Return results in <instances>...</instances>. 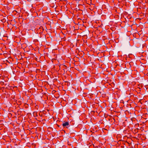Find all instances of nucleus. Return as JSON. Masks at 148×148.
I'll return each mask as SVG.
<instances>
[{
  "instance_id": "7ed1b4c3",
  "label": "nucleus",
  "mask_w": 148,
  "mask_h": 148,
  "mask_svg": "<svg viewBox=\"0 0 148 148\" xmlns=\"http://www.w3.org/2000/svg\"><path fill=\"white\" fill-rule=\"evenodd\" d=\"M0 83L1 84H3V85H5L6 87L8 86L9 85V83L8 82L5 81V82H1Z\"/></svg>"
},
{
  "instance_id": "f257e3e1",
  "label": "nucleus",
  "mask_w": 148,
  "mask_h": 148,
  "mask_svg": "<svg viewBox=\"0 0 148 148\" xmlns=\"http://www.w3.org/2000/svg\"><path fill=\"white\" fill-rule=\"evenodd\" d=\"M62 126L64 127L66 126L67 128H68L70 126L69 123L68 122H64L62 124Z\"/></svg>"
},
{
  "instance_id": "f03ea898",
  "label": "nucleus",
  "mask_w": 148,
  "mask_h": 148,
  "mask_svg": "<svg viewBox=\"0 0 148 148\" xmlns=\"http://www.w3.org/2000/svg\"><path fill=\"white\" fill-rule=\"evenodd\" d=\"M44 29L43 27L41 26L40 27L39 29L38 30V32L39 33H42L44 31Z\"/></svg>"
}]
</instances>
